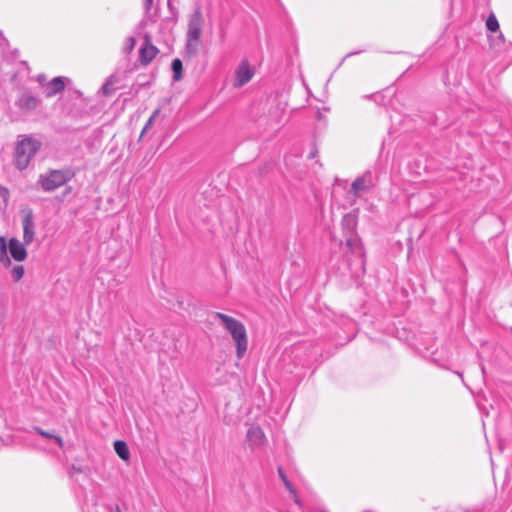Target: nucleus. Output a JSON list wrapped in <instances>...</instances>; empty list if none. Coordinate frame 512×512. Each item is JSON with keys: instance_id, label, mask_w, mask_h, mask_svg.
<instances>
[{"instance_id": "4", "label": "nucleus", "mask_w": 512, "mask_h": 512, "mask_svg": "<svg viewBox=\"0 0 512 512\" xmlns=\"http://www.w3.org/2000/svg\"><path fill=\"white\" fill-rule=\"evenodd\" d=\"M203 18L201 11L196 10L190 17L187 31L186 51L195 54L199 45L202 32Z\"/></svg>"}, {"instance_id": "21", "label": "nucleus", "mask_w": 512, "mask_h": 512, "mask_svg": "<svg viewBox=\"0 0 512 512\" xmlns=\"http://www.w3.org/2000/svg\"><path fill=\"white\" fill-rule=\"evenodd\" d=\"M25 270L22 265H15L11 269V277L14 282H19L24 276Z\"/></svg>"}, {"instance_id": "5", "label": "nucleus", "mask_w": 512, "mask_h": 512, "mask_svg": "<svg viewBox=\"0 0 512 512\" xmlns=\"http://www.w3.org/2000/svg\"><path fill=\"white\" fill-rule=\"evenodd\" d=\"M41 99L38 95L33 94L30 91H23L18 99L16 100L15 105L24 113H30L35 111L41 104Z\"/></svg>"}, {"instance_id": "25", "label": "nucleus", "mask_w": 512, "mask_h": 512, "mask_svg": "<svg viewBox=\"0 0 512 512\" xmlns=\"http://www.w3.org/2000/svg\"><path fill=\"white\" fill-rule=\"evenodd\" d=\"M173 69V80L179 81L182 78L183 66H171Z\"/></svg>"}, {"instance_id": "23", "label": "nucleus", "mask_w": 512, "mask_h": 512, "mask_svg": "<svg viewBox=\"0 0 512 512\" xmlns=\"http://www.w3.org/2000/svg\"><path fill=\"white\" fill-rule=\"evenodd\" d=\"M278 474H279V477L281 478V480L283 481L285 487L291 492V493H295V490L291 484V482L288 480L284 470L282 467H278Z\"/></svg>"}, {"instance_id": "11", "label": "nucleus", "mask_w": 512, "mask_h": 512, "mask_svg": "<svg viewBox=\"0 0 512 512\" xmlns=\"http://www.w3.org/2000/svg\"><path fill=\"white\" fill-rule=\"evenodd\" d=\"M123 87H125V84L122 83L121 76L118 74H113L104 82L100 89V92L104 96L109 97L113 95L115 91L122 89Z\"/></svg>"}, {"instance_id": "1", "label": "nucleus", "mask_w": 512, "mask_h": 512, "mask_svg": "<svg viewBox=\"0 0 512 512\" xmlns=\"http://www.w3.org/2000/svg\"><path fill=\"white\" fill-rule=\"evenodd\" d=\"M42 143L31 135H20L14 149V165L23 171L40 150Z\"/></svg>"}, {"instance_id": "27", "label": "nucleus", "mask_w": 512, "mask_h": 512, "mask_svg": "<svg viewBox=\"0 0 512 512\" xmlns=\"http://www.w3.org/2000/svg\"><path fill=\"white\" fill-rule=\"evenodd\" d=\"M0 197L3 199L4 202H7L9 199V190L1 185H0Z\"/></svg>"}, {"instance_id": "28", "label": "nucleus", "mask_w": 512, "mask_h": 512, "mask_svg": "<svg viewBox=\"0 0 512 512\" xmlns=\"http://www.w3.org/2000/svg\"><path fill=\"white\" fill-rule=\"evenodd\" d=\"M153 0H144V9L148 12L151 8Z\"/></svg>"}, {"instance_id": "13", "label": "nucleus", "mask_w": 512, "mask_h": 512, "mask_svg": "<svg viewBox=\"0 0 512 512\" xmlns=\"http://www.w3.org/2000/svg\"><path fill=\"white\" fill-rule=\"evenodd\" d=\"M67 78L58 76L54 77L47 85L46 88V96L52 97L60 92H62L65 88V80Z\"/></svg>"}, {"instance_id": "14", "label": "nucleus", "mask_w": 512, "mask_h": 512, "mask_svg": "<svg viewBox=\"0 0 512 512\" xmlns=\"http://www.w3.org/2000/svg\"><path fill=\"white\" fill-rule=\"evenodd\" d=\"M356 225H357L356 218L353 215L346 214L342 218L341 226H342L344 235H349L350 233H355Z\"/></svg>"}, {"instance_id": "32", "label": "nucleus", "mask_w": 512, "mask_h": 512, "mask_svg": "<svg viewBox=\"0 0 512 512\" xmlns=\"http://www.w3.org/2000/svg\"><path fill=\"white\" fill-rule=\"evenodd\" d=\"M70 191H71V187H68V188L66 189V193H68V192H70Z\"/></svg>"}, {"instance_id": "3", "label": "nucleus", "mask_w": 512, "mask_h": 512, "mask_svg": "<svg viewBox=\"0 0 512 512\" xmlns=\"http://www.w3.org/2000/svg\"><path fill=\"white\" fill-rule=\"evenodd\" d=\"M75 175L76 173L71 167L50 169L39 175L38 185L44 192H52L71 181Z\"/></svg>"}, {"instance_id": "7", "label": "nucleus", "mask_w": 512, "mask_h": 512, "mask_svg": "<svg viewBox=\"0 0 512 512\" xmlns=\"http://www.w3.org/2000/svg\"><path fill=\"white\" fill-rule=\"evenodd\" d=\"M158 49L155 47L151 41L149 36L144 37V42L140 47L139 56L141 64H149L157 55Z\"/></svg>"}, {"instance_id": "8", "label": "nucleus", "mask_w": 512, "mask_h": 512, "mask_svg": "<svg viewBox=\"0 0 512 512\" xmlns=\"http://www.w3.org/2000/svg\"><path fill=\"white\" fill-rule=\"evenodd\" d=\"M23 225V241L26 245L33 242L35 236V223L32 211L25 214L22 219Z\"/></svg>"}, {"instance_id": "2", "label": "nucleus", "mask_w": 512, "mask_h": 512, "mask_svg": "<svg viewBox=\"0 0 512 512\" xmlns=\"http://www.w3.org/2000/svg\"><path fill=\"white\" fill-rule=\"evenodd\" d=\"M214 317L219 319L224 328L231 334L236 343V356L238 359H242L248 347V337L244 324L221 312H216Z\"/></svg>"}, {"instance_id": "9", "label": "nucleus", "mask_w": 512, "mask_h": 512, "mask_svg": "<svg viewBox=\"0 0 512 512\" xmlns=\"http://www.w3.org/2000/svg\"><path fill=\"white\" fill-rule=\"evenodd\" d=\"M283 121V110L278 106L271 108L269 112V118H260L259 124L265 122V124L269 127L270 130L276 131L279 129Z\"/></svg>"}, {"instance_id": "22", "label": "nucleus", "mask_w": 512, "mask_h": 512, "mask_svg": "<svg viewBox=\"0 0 512 512\" xmlns=\"http://www.w3.org/2000/svg\"><path fill=\"white\" fill-rule=\"evenodd\" d=\"M486 27L489 31H492V32H495L498 30L499 28V23H498V20L497 18L491 14L487 20H486Z\"/></svg>"}, {"instance_id": "17", "label": "nucleus", "mask_w": 512, "mask_h": 512, "mask_svg": "<svg viewBox=\"0 0 512 512\" xmlns=\"http://www.w3.org/2000/svg\"><path fill=\"white\" fill-rule=\"evenodd\" d=\"M344 237L346 246L352 253L361 252L360 239L357 236L356 232L350 233L349 235H344Z\"/></svg>"}, {"instance_id": "12", "label": "nucleus", "mask_w": 512, "mask_h": 512, "mask_svg": "<svg viewBox=\"0 0 512 512\" xmlns=\"http://www.w3.org/2000/svg\"><path fill=\"white\" fill-rule=\"evenodd\" d=\"M25 245L26 244L24 242H20L17 238H11L9 240V253L15 261L22 262L27 258Z\"/></svg>"}, {"instance_id": "31", "label": "nucleus", "mask_w": 512, "mask_h": 512, "mask_svg": "<svg viewBox=\"0 0 512 512\" xmlns=\"http://www.w3.org/2000/svg\"><path fill=\"white\" fill-rule=\"evenodd\" d=\"M115 512H122L119 506H116Z\"/></svg>"}, {"instance_id": "34", "label": "nucleus", "mask_w": 512, "mask_h": 512, "mask_svg": "<svg viewBox=\"0 0 512 512\" xmlns=\"http://www.w3.org/2000/svg\"><path fill=\"white\" fill-rule=\"evenodd\" d=\"M481 370H482L483 373L485 372L484 366L481 367Z\"/></svg>"}, {"instance_id": "20", "label": "nucleus", "mask_w": 512, "mask_h": 512, "mask_svg": "<svg viewBox=\"0 0 512 512\" xmlns=\"http://www.w3.org/2000/svg\"><path fill=\"white\" fill-rule=\"evenodd\" d=\"M160 111H161L160 108H157L153 111L152 115L149 117V119L147 120L146 124L144 125V127L141 131L140 138H142L147 133V131L152 127V125L155 122V119L160 114Z\"/></svg>"}, {"instance_id": "30", "label": "nucleus", "mask_w": 512, "mask_h": 512, "mask_svg": "<svg viewBox=\"0 0 512 512\" xmlns=\"http://www.w3.org/2000/svg\"><path fill=\"white\" fill-rule=\"evenodd\" d=\"M456 374L463 380V374L461 372H456Z\"/></svg>"}, {"instance_id": "19", "label": "nucleus", "mask_w": 512, "mask_h": 512, "mask_svg": "<svg viewBox=\"0 0 512 512\" xmlns=\"http://www.w3.org/2000/svg\"><path fill=\"white\" fill-rule=\"evenodd\" d=\"M34 431L44 438L53 439L58 444L59 447L62 448L64 446V442L60 436H57L52 432L45 431L40 427H34Z\"/></svg>"}, {"instance_id": "26", "label": "nucleus", "mask_w": 512, "mask_h": 512, "mask_svg": "<svg viewBox=\"0 0 512 512\" xmlns=\"http://www.w3.org/2000/svg\"><path fill=\"white\" fill-rule=\"evenodd\" d=\"M248 437L249 438H252V437H262L263 436V432L261 431L260 428L258 427H252L248 430V433H247Z\"/></svg>"}, {"instance_id": "10", "label": "nucleus", "mask_w": 512, "mask_h": 512, "mask_svg": "<svg viewBox=\"0 0 512 512\" xmlns=\"http://www.w3.org/2000/svg\"><path fill=\"white\" fill-rule=\"evenodd\" d=\"M373 186L372 182V174L370 171H367L364 175L361 177H357L352 185H351V192L355 196H359L360 193L369 190Z\"/></svg>"}, {"instance_id": "29", "label": "nucleus", "mask_w": 512, "mask_h": 512, "mask_svg": "<svg viewBox=\"0 0 512 512\" xmlns=\"http://www.w3.org/2000/svg\"><path fill=\"white\" fill-rule=\"evenodd\" d=\"M171 64H182V61H181L180 59H178V58H175V59L171 62Z\"/></svg>"}, {"instance_id": "15", "label": "nucleus", "mask_w": 512, "mask_h": 512, "mask_svg": "<svg viewBox=\"0 0 512 512\" xmlns=\"http://www.w3.org/2000/svg\"><path fill=\"white\" fill-rule=\"evenodd\" d=\"M3 53V61L5 62H18V64H27V61L21 60L19 61V52L18 50L14 49L11 50L7 45L3 46L2 48Z\"/></svg>"}, {"instance_id": "24", "label": "nucleus", "mask_w": 512, "mask_h": 512, "mask_svg": "<svg viewBox=\"0 0 512 512\" xmlns=\"http://www.w3.org/2000/svg\"><path fill=\"white\" fill-rule=\"evenodd\" d=\"M135 44H136L135 37H132V36L128 37L123 46L124 53H130L134 49Z\"/></svg>"}, {"instance_id": "33", "label": "nucleus", "mask_w": 512, "mask_h": 512, "mask_svg": "<svg viewBox=\"0 0 512 512\" xmlns=\"http://www.w3.org/2000/svg\"><path fill=\"white\" fill-rule=\"evenodd\" d=\"M354 53H349L346 55V58L350 57L351 55H353Z\"/></svg>"}, {"instance_id": "6", "label": "nucleus", "mask_w": 512, "mask_h": 512, "mask_svg": "<svg viewBox=\"0 0 512 512\" xmlns=\"http://www.w3.org/2000/svg\"><path fill=\"white\" fill-rule=\"evenodd\" d=\"M255 66H237L234 72L233 87L240 88L247 84L255 75Z\"/></svg>"}, {"instance_id": "16", "label": "nucleus", "mask_w": 512, "mask_h": 512, "mask_svg": "<svg viewBox=\"0 0 512 512\" xmlns=\"http://www.w3.org/2000/svg\"><path fill=\"white\" fill-rule=\"evenodd\" d=\"M114 450L116 454L124 461H128L130 458V451L127 443L123 440H116L114 442Z\"/></svg>"}, {"instance_id": "18", "label": "nucleus", "mask_w": 512, "mask_h": 512, "mask_svg": "<svg viewBox=\"0 0 512 512\" xmlns=\"http://www.w3.org/2000/svg\"><path fill=\"white\" fill-rule=\"evenodd\" d=\"M0 263L8 268L11 266V258L7 254L6 240L3 236H0Z\"/></svg>"}]
</instances>
